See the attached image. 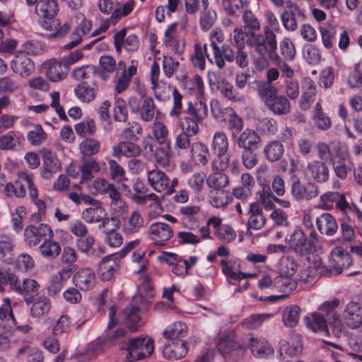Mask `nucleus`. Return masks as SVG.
Returning <instances> with one entry per match:
<instances>
[{"instance_id":"423d86ee","label":"nucleus","mask_w":362,"mask_h":362,"mask_svg":"<svg viewBox=\"0 0 362 362\" xmlns=\"http://www.w3.org/2000/svg\"><path fill=\"white\" fill-rule=\"evenodd\" d=\"M51 227L45 223L29 225L24 230V240L29 247L37 245L47 238H53Z\"/></svg>"},{"instance_id":"1a4fd4ad","label":"nucleus","mask_w":362,"mask_h":362,"mask_svg":"<svg viewBox=\"0 0 362 362\" xmlns=\"http://www.w3.org/2000/svg\"><path fill=\"white\" fill-rule=\"evenodd\" d=\"M233 144L243 149H257L262 139L259 134L252 128H245L232 139Z\"/></svg>"},{"instance_id":"5fc2aeb1","label":"nucleus","mask_w":362,"mask_h":362,"mask_svg":"<svg viewBox=\"0 0 362 362\" xmlns=\"http://www.w3.org/2000/svg\"><path fill=\"white\" fill-rule=\"evenodd\" d=\"M205 55L208 58L209 61L212 62V59H210L207 54L206 45H204L203 47L199 44L195 45L194 53L192 54L191 60L194 67L204 70L205 69Z\"/></svg>"},{"instance_id":"9d476101","label":"nucleus","mask_w":362,"mask_h":362,"mask_svg":"<svg viewBox=\"0 0 362 362\" xmlns=\"http://www.w3.org/2000/svg\"><path fill=\"white\" fill-rule=\"evenodd\" d=\"M148 237L158 245H163L173 235L170 226L165 223L156 222L150 225L147 230Z\"/></svg>"},{"instance_id":"a18cd8bd","label":"nucleus","mask_w":362,"mask_h":362,"mask_svg":"<svg viewBox=\"0 0 362 362\" xmlns=\"http://www.w3.org/2000/svg\"><path fill=\"white\" fill-rule=\"evenodd\" d=\"M251 351L256 357L263 358L274 354V349L264 339H250Z\"/></svg>"},{"instance_id":"393cba45","label":"nucleus","mask_w":362,"mask_h":362,"mask_svg":"<svg viewBox=\"0 0 362 362\" xmlns=\"http://www.w3.org/2000/svg\"><path fill=\"white\" fill-rule=\"evenodd\" d=\"M98 90V85L95 81H93L91 84L86 81L81 82L76 86L74 93L80 101L88 103L94 100Z\"/></svg>"},{"instance_id":"f3484780","label":"nucleus","mask_w":362,"mask_h":362,"mask_svg":"<svg viewBox=\"0 0 362 362\" xmlns=\"http://www.w3.org/2000/svg\"><path fill=\"white\" fill-rule=\"evenodd\" d=\"M248 219L247 227L248 230H260L266 223L267 218L263 214L260 204L254 202L249 205L247 210Z\"/></svg>"},{"instance_id":"c03bdc74","label":"nucleus","mask_w":362,"mask_h":362,"mask_svg":"<svg viewBox=\"0 0 362 362\" xmlns=\"http://www.w3.org/2000/svg\"><path fill=\"white\" fill-rule=\"evenodd\" d=\"M139 113L143 121L148 122L153 121L155 115L160 114V111L156 108L153 99L146 96L141 100V110Z\"/></svg>"},{"instance_id":"864d4df0","label":"nucleus","mask_w":362,"mask_h":362,"mask_svg":"<svg viewBox=\"0 0 362 362\" xmlns=\"http://www.w3.org/2000/svg\"><path fill=\"white\" fill-rule=\"evenodd\" d=\"M78 19H81V21L75 27L72 33L75 37V40H82L83 37L86 35L91 30L93 23L92 21L86 18L83 13H78L76 15Z\"/></svg>"},{"instance_id":"f257e3e1","label":"nucleus","mask_w":362,"mask_h":362,"mask_svg":"<svg viewBox=\"0 0 362 362\" xmlns=\"http://www.w3.org/2000/svg\"><path fill=\"white\" fill-rule=\"evenodd\" d=\"M242 19L243 28L246 30L247 37V45L253 48L257 54H264L269 52L275 57L274 49L276 37L271 29H265L264 35L257 33L260 30V23L253 12L250 9L244 11Z\"/></svg>"},{"instance_id":"13d9d810","label":"nucleus","mask_w":362,"mask_h":362,"mask_svg":"<svg viewBox=\"0 0 362 362\" xmlns=\"http://www.w3.org/2000/svg\"><path fill=\"white\" fill-rule=\"evenodd\" d=\"M51 308V303L46 297H39L33 303L30 311L33 317H40L49 313Z\"/></svg>"},{"instance_id":"2f4dec72","label":"nucleus","mask_w":362,"mask_h":362,"mask_svg":"<svg viewBox=\"0 0 362 362\" xmlns=\"http://www.w3.org/2000/svg\"><path fill=\"white\" fill-rule=\"evenodd\" d=\"M16 241L13 236L4 233L0 234V259L11 262L14 256Z\"/></svg>"},{"instance_id":"7ed1b4c3","label":"nucleus","mask_w":362,"mask_h":362,"mask_svg":"<svg viewBox=\"0 0 362 362\" xmlns=\"http://www.w3.org/2000/svg\"><path fill=\"white\" fill-rule=\"evenodd\" d=\"M228 139L224 132H216L213 136L211 149L216 158L212 163L213 169L225 170L228 167L230 155L228 150Z\"/></svg>"},{"instance_id":"6ab92c4d","label":"nucleus","mask_w":362,"mask_h":362,"mask_svg":"<svg viewBox=\"0 0 362 362\" xmlns=\"http://www.w3.org/2000/svg\"><path fill=\"white\" fill-rule=\"evenodd\" d=\"M147 182L151 187L157 192H165L169 188L170 178L157 167L147 173Z\"/></svg>"},{"instance_id":"6e6552de","label":"nucleus","mask_w":362,"mask_h":362,"mask_svg":"<svg viewBox=\"0 0 362 362\" xmlns=\"http://www.w3.org/2000/svg\"><path fill=\"white\" fill-rule=\"evenodd\" d=\"M274 54L275 57L272 56L269 52H266L264 54H258L262 57V60L259 63L262 64L261 66L258 65V69H263L269 66V62L267 59H269L272 62L276 63L279 66V69L281 72V78H284V81H286L288 79L292 80L294 76V70L291 68L290 65H288L286 61L281 60V57L277 53V41L276 40V46L274 49Z\"/></svg>"},{"instance_id":"bb28decb","label":"nucleus","mask_w":362,"mask_h":362,"mask_svg":"<svg viewBox=\"0 0 362 362\" xmlns=\"http://www.w3.org/2000/svg\"><path fill=\"white\" fill-rule=\"evenodd\" d=\"M190 153L192 160L197 166L204 167L208 164L210 159L209 150L202 142L193 143Z\"/></svg>"},{"instance_id":"c85d7f7f","label":"nucleus","mask_w":362,"mask_h":362,"mask_svg":"<svg viewBox=\"0 0 362 362\" xmlns=\"http://www.w3.org/2000/svg\"><path fill=\"white\" fill-rule=\"evenodd\" d=\"M141 147L132 141H121L112 147V156L119 158L122 156L132 158L140 156Z\"/></svg>"},{"instance_id":"f704fd0d","label":"nucleus","mask_w":362,"mask_h":362,"mask_svg":"<svg viewBox=\"0 0 362 362\" xmlns=\"http://www.w3.org/2000/svg\"><path fill=\"white\" fill-rule=\"evenodd\" d=\"M46 19L40 21L41 26L46 30L52 31V33L49 35V37L53 38H61L66 35L68 33L70 26L68 23H64L62 25H60L59 20L52 19Z\"/></svg>"},{"instance_id":"0e129e2a","label":"nucleus","mask_w":362,"mask_h":362,"mask_svg":"<svg viewBox=\"0 0 362 362\" xmlns=\"http://www.w3.org/2000/svg\"><path fill=\"white\" fill-rule=\"evenodd\" d=\"M152 133L154 139L159 144L170 143L168 140V129L165 124L160 121H155L152 127Z\"/></svg>"},{"instance_id":"dca6fc26","label":"nucleus","mask_w":362,"mask_h":362,"mask_svg":"<svg viewBox=\"0 0 362 362\" xmlns=\"http://www.w3.org/2000/svg\"><path fill=\"white\" fill-rule=\"evenodd\" d=\"M127 29L122 28L114 35V45L117 52L124 48L128 52H134L139 47V40L136 35H129L126 37Z\"/></svg>"},{"instance_id":"774afa93","label":"nucleus","mask_w":362,"mask_h":362,"mask_svg":"<svg viewBox=\"0 0 362 362\" xmlns=\"http://www.w3.org/2000/svg\"><path fill=\"white\" fill-rule=\"evenodd\" d=\"M206 182V175L204 172H196L188 179L187 184L194 193H200Z\"/></svg>"},{"instance_id":"4d7b16f0","label":"nucleus","mask_w":362,"mask_h":362,"mask_svg":"<svg viewBox=\"0 0 362 362\" xmlns=\"http://www.w3.org/2000/svg\"><path fill=\"white\" fill-rule=\"evenodd\" d=\"M231 196L229 192L222 189L211 190L209 195L210 204L216 208H221L226 206L231 202Z\"/></svg>"},{"instance_id":"20e7f679","label":"nucleus","mask_w":362,"mask_h":362,"mask_svg":"<svg viewBox=\"0 0 362 362\" xmlns=\"http://www.w3.org/2000/svg\"><path fill=\"white\" fill-rule=\"evenodd\" d=\"M153 350V340L150 337L133 338L129 340L126 359L129 362L138 361L151 356Z\"/></svg>"},{"instance_id":"6e6d98bb","label":"nucleus","mask_w":362,"mask_h":362,"mask_svg":"<svg viewBox=\"0 0 362 362\" xmlns=\"http://www.w3.org/2000/svg\"><path fill=\"white\" fill-rule=\"evenodd\" d=\"M305 321L307 327L313 332H328L326 320L322 314H311L305 317Z\"/></svg>"},{"instance_id":"052dcab7","label":"nucleus","mask_w":362,"mask_h":362,"mask_svg":"<svg viewBox=\"0 0 362 362\" xmlns=\"http://www.w3.org/2000/svg\"><path fill=\"white\" fill-rule=\"evenodd\" d=\"M221 93L228 100L233 102H243L244 96L240 94L229 82L223 81L219 86Z\"/></svg>"},{"instance_id":"2eb2a0df","label":"nucleus","mask_w":362,"mask_h":362,"mask_svg":"<svg viewBox=\"0 0 362 362\" xmlns=\"http://www.w3.org/2000/svg\"><path fill=\"white\" fill-rule=\"evenodd\" d=\"M61 168L60 161L56 155L50 151L44 150L42 153V165L40 175L43 179L49 180Z\"/></svg>"},{"instance_id":"de8ad7c7","label":"nucleus","mask_w":362,"mask_h":362,"mask_svg":"<svg viewBox=\"0 0 362 362\" xmlns=\"http://www.w3.org/2000/svg\"><path fill=\"white\" fill-rule=\"evenodd\" d=\"M257 95L267 105L278 95L277 88L272 83L260 81L257 87Z\"/></svg>"},{"instance_id":"09e8293b","label":"nucleus","mask_w":362,"mask_h":362,"mask_svg":"<svg viewBox=\"0 0 362 362\" xmlns=\"http://www.w3.org/2000/svg\"><path fill=\"white\" fill-rule=\"evenodd\" d=\"M97 75V68L93 65H86L75 69L72 72L74 78L81 82H93Z\"/></svg>"},{"instance_id":"72a5a7b5","label":"nucleus","mask_w":362,"mask_h":362,"mask_svg":"<svg viewBox=\"0 0 362 362\" xmlns=\"http://www.w3.org/2000/svg\"><path fill=\"white\" fill-rule=\"evenodd\" d=\"M185 116L192 117L197 120H204L208 115V107L202 98L199 101L188 102L185 110Z\"/></svg>"},{"instance_id":"c9c22d12","label":"nucleus","mask_w":362,"mask_h":362,"mask_svg":"<svg viewBox=\"0 0 362 362\" xmlns=\"http://www.w3.org/2000/svg\"><path fill=\"white\" fill-rule=\"evenodd\" d=\"M78 170L81 174V182H86L93 178V173H98L101 170L100 163L93 158H84Z\"/></svg>"},{"instance_id":"338daca9","label":"nucleus","mask_w":362,"mask_h":362,"mask_svg":"<svg viewBox=\"0 0 362 362\" xmlns=\"http://www.w3.org/2000/svg\"><path fill=\"white\" fill-rule=\"evenodd\" d=\"M217 19L216 11L212 9H204L200 14L199 23L202 30H209Z\"/></svg>"},{"instance_id":"8fccbe9b","label":"nucleus","mask_w":362,"mask_h":362,"mask_svg":"<svg viewBox=\"0 0 362 362\" xmlns=\"http://www.w3.org/2000/svg\"><path fill=\"white\" fill-rule=\"evenodd\" d=\"M103 215H105V209L100 203L84 209L81 213V218L88 223H98V220Z\"/></svg>"},{"instance_id":"0eeeda50","label":"nucleus","mask_w":362,"mask_h":362,"mask_svg":"<svg viewBox=\"0 0 362 362\" xmlns=\"http://www.w3.org/2000/svg\"><path fill=\"white\" fill-rule=\"evenodd\" d=\"M352 264L350 255L340 247L333 248L329 256V264L336 274L343 272Z\"/></svg>"},{"instance_id":"a19ab883","label":"nucleus","mask_w":362,"mask_h":362,"mask_svg":"<svg viewBox=\"0 0 362 362\" xmlns=\"http://www.w3.org/2000/svg\"><path fill=\"white\" fill-rule=\"evenodd\" d=\"M62 251L59 242L54 240L52 238H47L39 247L40 255L46 259H53L59 256Z\"/></svg>"},{"instance_id":"473e14b6","label":"nucleus","mask_w":362,"mask_h":362,"mask_svg":"<svg viewBox=\"0 0 362 362\" xmlns=\"http://www.w3.org/2000/svg\"><path fill=\"white\" fill-rule=\"evenodd\" d=\"M226 122L227 128L230 132L231 139L235 138L238 134L245 129L243 118L233 108L228 109Z\"/></svg>"},{"instance_id":"a878e982","label":"nucleus","mask_w":362,"mask_h":362,"mask_svg":"<svg viewBox=\"0 0 362 362\" xmlns=\"http://www.w3.org/2000/svg\"><path fill=\"white\" fill-rule=\"evenodd\" d=\"M306 176L317 182H325L329 178V169L322 161H313L305 169Z\"/></svg>"},{"instance_id":"bf43d9fd","label":"nucleus","mask_w":362,"mask_h":362,"mask_svg":"<svg viewBox=\"0 0 362 362\" xmlns=\"http://www.w3.org/2000/svg\"><path fill=\"white\" fill-rule=\"evenodd\" d=\"M100 148V141L93 138L85 139L79 145L80 152L83 154L84 158H92V156L99 152Z\"/></svg>"},{"instance_id":"4468645a","label":"nucleus","mask_w":362,"mask_h":362,"mask_svg":"<svg viewBox=\"0 0 362 362\" xmlns=\"http://www.w3.org/2000/svg\"><path fill=\"white\" fill-rule=\"evenodd\" d=\"M44 67L46 69L47 78L52 82H58L64 79L69 71L67 64L64 61H57L54 59L45 62Z\"/></svg>"},{"instance_id":"f8f14e48","label":"nucleus","mask_w":362,"mask_h":362,"mask_svg":"<svg viewBox=\"0 0 362 362\" xmlns=\"http://www.w3.org/2000/svg\"><path fill=\"white\" fill-rule=\"evenodd\" d=\"M119 268V262L114 255L105 256L98 263V273L100 280L103 281L112 280Z\"/></svg>"},{"instance_id":"412c9836","label":"nucleus","mask_w":362,"mask_h":362,"mask_svg":"<svg viewBox=\"0 0 362 362\" xmlns=\"http://www.w3.org/2000/svg\"><path fill=\"white\" fill-rule=\"evenodd\" d=\"M145 226V220L141 213L135 210L122 220V231L126 235L139 233Z\"/></svg>"},{"instance_id":"9b49d317","label":"nucleus","mask_w":362,"mask_h":362,"mask_svg":"<svg viewBox=\"0 0 362 362\" xmlns=\"http://www.w3.org/2000/svg\"><path fill=\"white\" fill-rule=\"evenodd\" d=\"M210 46L213 50L214 63L218 69H222L225 67L226 61L229 63L235 61V54L230 45L223 44L219 47L216 42L212 40Z\"/></svg>"},{"instance_id":"b1692460","label":"nucleus","mask_w":362,"mask_h":362,"mask_svg":"<svg viewBox=\"0 0 362 362\" xmlns=\"http://www.w3.org/2000/svg\"><path fill=\"white\" fill-rule=\"evenodd\" d=\"M13 72L21 76H28L35 69V64L30 57L25 54L18 53L11 63Z\"/></svg>"},{"instance_id":"e2e57ef3","label":"nucleus","mask_w":362,"mask_h":362,"mask_svg":"<svg viewBox=\"0 0 362 362\" xmlns=\"http://www.w3.org/2000/svg\"><path fill=\"white\" fill-rule=\"evenodd\" d=\"M322 44L327 48L330 49L333 47L334 40L337 33L335 26L331 23H326L324 26L320 28Z\"/></svg>"},{"instance_id":"a211bd4d","label":"nucleus","mask_w":362,"mask_h":362,"mask_svg":"<svg viewBox=\"0 0 362 362\" xmlns=\"http://www.w3.org/2000/svg\"><path fill=\"white\" fill-rule=\"evenodd\" d=\"M73 281L75 286L81 290L89 291L95 286V274L90 267L81 268L74 275Z\"/></svg>"},{"instance_id":"58836bf2","label":"nucleus","mask_w":362,"mask_h":362,"mask_svg":"<svg viewBox=\"0 0 362 362\" xmlns=\"http://www.w3.org/2000/svg\"><path fill=\"white\" fill-rule=\"evenodd\" d=\"M216 170L206 177V185L213 190L224 189L230 183L229 177L223 172L224 170Z\"/></svg>"},{"instance_id":"49530a36","label":"nucleus","mask_w":362,"mask_h":362,"mask_svg":"<svg viewBox=\"0 0 362 362\" xmlns=\"http://www.w3.org/2000/svg\"><path fill=\"white\" fill-rule=\"evenodd\" d=\"M263 153L268 161L274 163L283 156L284 147L280 141H272L264 146Z\"/></svg>"},{"instance_id":"680f3d73","label":"nucleus","mask_w":362,"mask_h":362,"mask_svg":"<svg viewBox=\"0 0 362 362\" xmlns=\"http://www.w3.org/2000/svg\"><path fill=\"white\" fill-rule=\"evenodd\" d=\"M300 313V308L298 305L286 307L282 315L284 325L290 327L296 326L299 320Z\"/></svg>"},{"instance_id":"603ef678","label":"nucleus","mask_w":362,"mask_h":362,"mask_svg":"<svg viewBox=\"0 0 362 362\" xmlns=\"http://www.w3.org/2000/svg\"><path fill=\"white\" fill-rule=\"evenodd\" d=\"M161 146L156 147L153 153L155 163L160 167H166L169 165L171 156L170 143L161 144Z\"/></svg>"},{"instance_id":"3c124183","label":"nucleus","mask_w":362,"mask_h":362,"mask_svg":"<svg viewBox=\"0 0 362 362\" xmlns=\"http://www.w3.org/2000/svg\"><path fill=\"white\" fill-rule=\"evenodd\" d=\"M71 268L64 267L52 279L49 287L48 293L49 296H55L62 290L63 286V279L69 277Z\"/></svg>"},{"instance_id":"cd10ccee","label":"nucleus","mask_w":362,"mask_h":362,"mask_svg":"<svg viewBox=\"0 0 362 362\" xmlns=\"http://www.w3.org/2000/svg\"><path fill=\"white\" fill-rule=\"evenodd\" d=\"M290 10H285L281 14V21L285 30L289 32H294L298 29L296 13L300 14V9L299 6L291 1L287 4Z\"/></svg>"},{"instance_id":"79ce46f5","label":"nucleus","mask_w":362,"mask_h":362,"mask_svg":"<svg viewBox=\"0 0 362 362\" xmlns=\"http://www.w3.org/2000/svg\"><path fill=\"white\" fill-rule=\"evenodd\" d=\"M267 108L277 115H286L291 112V103L288 98L283 95H277L268 103Z\"/></svg>"},{"instance_id":"aec40b11","label":"nucleus","mask_w":362,"mask_h":362,"mask_svg":"<svg viewBox=\"0 0 362 362\" xmlns=\"http://www.w3.org/2000/svg\"><path fill=\"white\" fill-rule=\"evenodd\" d=\"M188 352L185 341H168L163 345V355L169 360H178L184 358Z\"/></svg>"},{"instance_id":"4c0bfd02","label":"nucleus","mask_w":362,"mask_h":362,"mask_svg":"<svg viewBox=\"0 0 362 362\" xmlns=\"http://www.w3.org/2000/svg\"><path fill=\"white\" fill-rule=\"evenodd\" d=\"M296 288V283L290 276L281 274L274 279V288L286 293V295H279L273 296L276 299H282L288 296V293Z\"/></svg>"},{"instance_id":"e433bc0d","label":"nucleus","mask_w":362,"mask_h":362,"mask_svg":"<svg viewBox=\"0 0 362 362\" xmlns=\"http://www.w3.org/2000/svg\"><path fill=\"white\" fill-rule=\"evenodd\" d=\"M303 93L300 99V107L305 110L310 107V103L313 102L316 94V85L310 78H305L303 83Z\"/></svg>"},{"instance_id":"c756f323","label":"nucleus","mask_w":362,"mask_h":362,"mask_svg":"<svg viewBox=\"0 0 362 362\" xmlns=\"http://www.w3.org/2000/svg\"><path fill=\"white\" fill-rule=\"evenodd\" d=\"M317 229L322 234L329 236L336 233L338 225L334 217L328 213H323L316 218Z\"/></svg>"},{"instance_id":"39448f33","label":"nucleus","mask_w":362,"mask_h":362,"mask_svg":"<svg viewBox=\"0 0 362 362\" xmlns=\"http://www.w3.org/2000/svg\"><path fill=\"white\" fill-rule=\"evenodd\" d=\"M289 247L301 257L307 256L316 251L314 241L308 240V235L301 228H296L288 238H286Z\"/></svg>"},{"instance_id":"7c9ffc66","label":"nucleus","mask_w":362,"mask_h":362,"mask_svg":"<svg viewBox=\"0 0 362 362\" xmlns=\"http://www.w3.org/2000/svg\"><path fill=\"white\" fill-rule=\"evenodd\" d=\"M187 327L180 321L175 322L163 330V337L168 341H185L187 336Z\"/></svg>"},{"instance_id":"37998d69","label":"nucleus","mask_w":362,"mask_h":362,"mask_svg":"<svg viewBox=\"0 0 362 362\" xmlns=\"http://www.w3.org/2000/svg\"><path fill=\"white\" fill-rule=\"evenodd\" d=\"M35 11L39 17L46 19H53L59 11L57 0H45L37 4Z\"/></svg>"},{"instance_id":"ea45409f","label":"nucleus","mask_w":362,"mask_h":362,"mask_svg":"<svg viewBox=\"0 0 362 362\" xmlns=\"http://www.w3.org/2000/svg\"><path fill=\"white\" fill-rule=\"evenodd\" d=\"M116 60L110 55H103L100 57L99 66L97 69V75L103 80L107 81L116 69Z\"/></svg>"},{"instance_id":"69168bd1","label":"nucleus","mask_w":362,"mask_h":362,"mask_svg":"<svg viewBox=\"0 0 362 362\" xmlns=\"http://www.w3.org/2000/svg\"><path fill=\"white\" fill-rule=\"evenodd\" d=\"M279 47L281 54L285 61L292 62L295 59L296 54V47L294 43L290 38H284L280 42Z\"/></svg>"},{"instance_id":"4be33fe9","label":"nucleus","mask_w":362,"mask_h":362,"mask_svg":"<svg viewBox=\"0 0 362 362\" xmlns=\"http://www.w3.org/2000/svg\"><path fill=\"white\" fill-rule=\"evenodd\" d=\"M182 88L189 94L203 98L204 84L199 75L183 76L180 80Z\"/></svg>"},{"instance_id":"5701e85b","label":"nucleus","mask_w":362,"mask_h":362,"mask_svg":"<svg viewBox=\"0 0 362 362\" xmlns=\"http://www.w3.org/2000/svg\"><path fill=\"white\" fill-rule=\"evenodd\" d=\"M181 221L184 227L189 230H195L199 227V219L197 215L200 211V207L197 205H186L179 209Z\"/></svg>"},{"instance_id":"f03ea898","label":"nucleus","mask_w":362,"mask_h":362,"mask_svg":"<svg viewBox=\"0 0 362 362\" xmlns=\"http://www.w3.org/2000/svg\"><path fill=\"white\" fill-rule=\"evenodd\" d=\"M25 185L28 189L30 197L33 200H35L38 197V190L33 182V175L25 171L18 172L17 179L14 182H8L5 184L4 194L10 198H24L27 194Z\"/></svg>"},{"instance_id":"ddd939ff","label":"nucleus","mask_w":362,"mask_h":362,"mask_svg":"<svg viewBox=\"0 0 362 362\" xmlns=\"http://www.w3.org/2000/svg\"><path fill=\"white\" fill-rule=\"evenodd\" d=\"M293 198L296 201L310 200L316 197L318 194V187L312 183L303 185L300 180H295L291 189Z\"/></svg>"}]
</instances>
